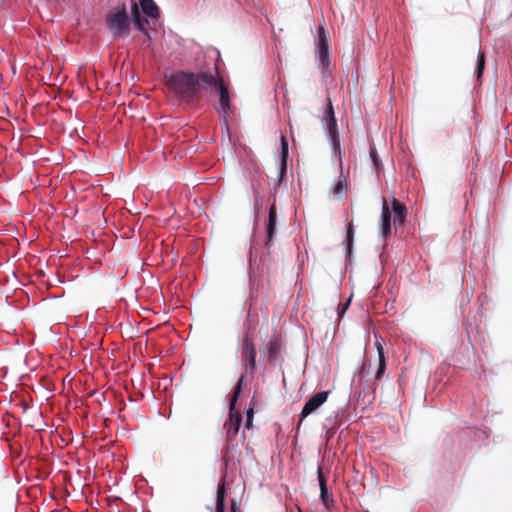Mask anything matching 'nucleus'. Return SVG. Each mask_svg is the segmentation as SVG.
<instances>
[{"mask_svg": "<svg viewBox=\"0 0 512 512\" xmlns=\"http://www.w3.org/2000/svg\"><path fill=\"white\" fill-rule=\"evenodd\" d=\"M381 234L387 239L391 234V209L385 198L382 200Z\"/></svg>", "mask_w": 512, "mask_h": 512, "instance_id": "obj_10", "label": "nucleus"}, {"mask_svg": "<svg viewBox=\"0 0 512 512\" xmlns=\"http://www.w3.org/2000/svg\"><path fill=\"white\" fill-rule=\"evenodd\" d=\"M317 474H318V481H319V486H320V498H321L324 506L326 508H329L331 505H333V498L328 493L327 480L322 472L321 467L318 468Z\"/></svg>", "mask_w": 512, "mask_h": 512, "instance_id": "obj_13", "label": "nucleus"}, {"mask_svg": "<svg viewBox=\"0 0 512 512\" xmlns=\"http://www.w3.org/2000/svg\"><path fill=\"white\" fill-rule=\"evenodd\" d=\"M349 302H350V300H348V301L346 302V304L344 305L343 310H342V313H343V312L346 310V308L348 307Z\"/></svg>", "mask_w": 512, "mask_h": 512, "instance_id": "obj_26", "label": "nucleus"}, {"mask_svg": "<svg viewBox=\"0 0 512 512\" xmlns=\"http://www.w3.org/2000/svg\"><path fill=\"white\" fill-rule=\"evenodd\" d=\"M165 78L173 97L188 106L195 105L201 99L202 91L209 89L213 83L212 72L194 73L178 70Z\"/></svg>", "mask_w": 512, "mask_h": 512, "instance_id": "obj_1", "label": "nucleus"}, {"mask_svg": "<svg viewBox=\"0 0 512 512\" xmlns=\"http://www.w3.org/2000/svg\"><path fill=\"white\" fill-rule=\"evenodd\" d=\"M277 210L276 205L273 203L269 208L268 222L266 225L267 240L266 245H269L276 233Z\"/></svg>", "mask_w": 512, "mask_h": 512, "instance_id": "obj_14", "label": "nucleus"}, {"mask_svg": "<svg viewBox=\"0 0 512 512\" xmlns=\"http://www.w3.org/2000/svg\"><path fill=\"white\" fill-rule=\"evenodd\" d=\"M253 409L250 408L248 411H247V419H253Z\"/></svg>", "mask_w": 512, "mask_h": 512, "instance_id": "obj_23", "label": "nucleus"}, {"mask_svg": "<svg viewBox=\"0 0 512 512\" xmlns=\"http://www.w3.org/2000/svg\"><path fill=\"white\" fill-rule=\"evenodd\" d=\"M143 13L153 19L159 17V8L153 0H140Z\"/></svg>", "mask_w": 512, "mask_h": 512, "instance_id": "obj_16", "label": "nucleus"}, {"mask_svg": "<svg viewBox=\"0 0 512 512\" xmlns=\"http://www.w3.org/2000/svg\"><path fill=\"white\" fill-rule=\"evenodd\" d=\"M108 29L113 37H125L130 31V20L127 6L122 2L118 7L111 9L105 16Z\"/></svg>", "mask_w": 512, "mask_h": 512, "instance_id": "obj_3", "label": "nucleus"}, {"mask_svg": "<svg viewBox=\"0 0 512 512\" xmlns=\"http://www.w3.org/2000/svg\"><path fill=\"white\" fill-rule=\"evenodd\" d=\"M329 391H321L313 395L304 405L301 411V418H306L316 411L328 398Z\"/></svg>", "mask_w": 512, "mask_h": 512, "instance_id": "obj_8", "label": "nucleus"}, {"mask_svg": "<svg viewBox=\"0 0 512 512\" xmlns=\"http://www.w3.org/2000/svg\"><path fill=\"white\" fill-rule=\"evenodd\" d=\"M354 242V225L353 222L347 224V252L351 254Z\"/></svg>", "mask_w": 512, "mask_h": 512, "instance_id": "obj_21", "label": "nucleus"}, {"mask_svg": "<svg viewBox=\"0 0 512 512\" xmlns=\"http://www.w3.org/2000/svg\"><path fill=\"white\" fill-rule=\"evenodd\" d=\"M323 121L326 122L327 133L331 139L332 149L334 153L338 156L339 161L342 162V152L339 134L337 131V123L332 102L330 100L328 101L326 110L324 112Z\"/></svg>", "mask_w": 512, "mask_h": 512, "instance_id": "obj_5", "label": "nucleus"}, {"mask_svg": "<svg viewBox=\"0 0 512 512\" xmlns=\"http://www.w3.org/2000/svg\"><path fill=\"white\" fill-rule=\"evenodd\" d=\"M245 375H242L232 393L229 403V419L224 423V430L226 434V446L222 454V461L225 465V469H228L232 460L233 453L236 452L237 444L234 442L235 437L238 434L239 428L242 423V415L236 410V403L239 395L242 391Z\"/></svg>", "mask_w": 512, "mask_h": 512, "instance_id": "obj_2", "label": "nucleus"}, {"mask_svg": "<svg viewBox=\"0 0 512 512\" xmlns=\"http://www.w3.org/2000/svg\"><path fill=\"white\" fill-rule=\"evenodd\" d=\"M332 193L335 197L345 198L347 196V183L342 176L336 181L334 186L332 187Z\"/></svg>", "mask_w": 512, "mask_h": 512, "instance_id": "obj_17", "label": "nucleus"}, {"mask_svg": "<svg viewBox=\"0 0 512 512\" xmlns=\"http://www.w3.org/2000/svg\"><path fill=\"white\" fill-rule=\"evenodd\" d=\"M317 49L316 57L319 61V66L322 69V74L329 73L330 67V54H329V40L326 29L320 25L317 30Z\"/></svg>", "mask_w": 512, "mask_h": 512, "instance_id": "obj_6", "label": "nucleus"}, {"mask_svg": "<svg viewBox=\"0 0 512 512\" xmlns=\"http://www.w3.org/2000/svg\"><path fill=\"white\" fill-rule=\"evenodd\" d=\"M485 69V54L482 51H479L478 57H477V64H476V76L479 80L482 77V74Z\"/></svg>", "mask_w": 512, "mask_h": 512, "instance_id": "obj_20", "label": "nucleus"}, {"mask_svg": "<svg viewBox=\"0 0 512 512\" xmlns=\"http://www.w3.org/2000/svg\"><path fill=\"white\" fill-rule=\"evenodd\" d=\"M382 342H383V339L378 338L376 336L375 347L377 349L378 360H379L378 369L375 373V380H377V381L382 379L384 372L386 370V357H385L384 347H383Z\"/></svg>", "mask_w": 512, "mask_h": 512, "instance_id": "obj_12", "label": "nucleus"}, {"mask_svg": "<svg viewBox=\"0 0 512 512\" xmlns=\"http://www.w3.org/2000/svg\"><path fill=\"white\" fill-rule=\"evenodd\" d=\"M225 485L224 482L219 484L216 494V511L225 512Z\"/></svg>", "mask_w": 512, "mask_h": 512, "instance_id": "obj_18", "label": "nucleus"}, {"mask_svg": "<svg viewBox=\"0 0 512 512\" xmlns=\"http://www.w3.org/2000/svg\"><path fill=\"white\" fill-rule=\"evenodd\" d=\"M364 369H365V365H364V364H362V366H361V368H360V372H363V371H364Z\"/></svg>", "mask_w": 512, "mask_h": 512, "instance_id": "obj_27", "label": "nucleus"}, {"mask_svg": "<svg viewBox=\"0 0 512 512\" xmlns=\"http://www.w3.org/2000/svg\"><path fill=\"white\" fill-rule=\"evenodd\" d=\"M281 156H282V167L281 173L286 171V158L288 156V141L285 136H281Z\"/></svg>", "mask_w": 512, "mask_h": 512, "instance_id": "obj_19", "label": "nucleus"}, {"mask_svg": "<svg viewBox=\"0 0 512 512\" xmlns=\"http://www.w3.org/2000/svg\"><path fill=\"white\" fill-rule=\"evenodd\" d=\"M282 342L278 337L270 339L267 347V362L274 365L281 358Z\"/></svg>", "mask_w": 512, "mask_h": 512, "instance_id": "obj_9", "label": "nucleus"}, {"mask_svg": "<svg viewBox=\"0 0 512 512\" xmlns=\"http://www.w3.org/2000/svg\"><path fill=\"white\" fill-rule=\"evenodd\" d=\"M370 156H371V159H372L375 169L378 170L380 168V160L377 156V152L375 149L370 150Z\"/></svg>", "mask_w": 512, "mask_h": 512, "instance_id": "obj_22", "label": "nucleus"}, {"mask_svg": "<svg viewBox=\"0 0 512 512\" xmlns=\"http://www.w3.org/2000/svg\"><path fill=\"white\" fill-rule=\"evenodd\" d=\"M237 509H238V508H237L236 503H235V502H232L231 511H232V512H237Z\"/></svg>", "mask_w": 512, "mask_h": 512, "instance_id": "obj_25", "label": "nucleus"}, {"mask_svg": "<svg viewBox=\"0 0 512 512\" xmlns=\"http://www.w3.org/2000/svg\"><path fill=\"white\" fill-rule=\"evenodd\" d=\"M252 421H253V419H247L246 420V424H245V428L249 429L252 426Z\"/></svg>", "mask_w": 512, "mask_h": 512, "instance_id": "obj_24", "label": "nucleus"}, {"mask_svg": "<svg viewBox=\"0 0 512 512\" xmlns=\"http://www.w3.org/2000/svg\"><path fill=\"white\" fill-rule=\"evenodd\" d=\"M210 88H215L219 93V107L217 108L220 117L223 119L225 127L228 129L227 117L233 114V109L230 104V95L228 87L225 85L223 78L219 75L217 68L213 74V83Z\"/></svg>", "mask_w": 512, "mask_h": 512, "instance_id": "obj_4", "label": "nucleus"}, {"mask_svg": "<svg viewBox=\"0 0 512 512\" xmlns=\"http://www.w3.org/2000/svg\"><path fill=\"white\" fill-rule=\"evenodd\" d=\"M131 14H132L133 22H134V25L136 26V28L138 30L144 32V34L148 38H150V35L145 28V25L148 23V21L146 18H144L140 15L137 3L134 2L133 0H131Z\"/></svg>", "mask_w": 512, "mask_h": 512, "instance_id": "obj_15", "label": "nucleus"}, {"mask_svg": "<svg viewBox=\"0 0 512 512\" xmlns=\"http://www.w3.org/2000/svg\"><path fill=\"white\" fill-rule=\"evenodd\" d=\"M257 351L252 339L247 333L242 340L241 360L245 374H253L256 371Z\"/></svg>", "mask_w": 512, "mask_h": 512, "instance_id": "obj_7", "label": "nucleus"}, {"mask_svg": "<svg viewBox=\"0 0 512 512\" xmlns=\"http://www.w3.org/2000/svg\"><path fill=\"white\" fill-rule=\"evenodd\" d=\"M394 212V225L395 226H403L406 221L407 216V208L401 203L398 199L392 198L391 200V208Z\"/></svg>", "mask_w": 512, "mask_h": 512, "instance_id": "obj_11", "label": "nucleus"}]
</instances>
